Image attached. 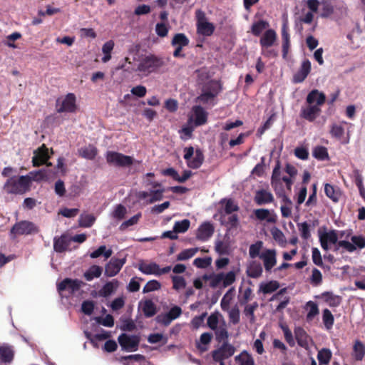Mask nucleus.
I'll return each mask as SVG.
<instances>
[{
	"instance_id": "b1692460",
	"label": "nucleus",
	"mask_w": 365,
	"mask_h": 365,
	"mask_svg": "<svg viewBox=\"0 0 365 365\" xmlns=\"http://www.w3.org/2000/svg\"><path fill=\"white\" fill-rule=\"evenodd\" d=\"M197 34L204 36H210L213 34L215 27L212 23L200 22L196 24Z\"/></svg>"
},
{
	"instance_id": "f257e3e1",
	"label": "nucleus",
	"mask_w": 365,
	"mask_h": 365,
	"mask_svg": "<svg viewBox=\"0 0 365 365\" xmlns=\"http://www.w3.org/2000/svg\"><path fill=\"white\" fill-rule=\"evenodd\" d=\"M164 66L163 58L154 54L143 55L138 60L137 68L133 71L146 77L150 73H157Z\"/></svg>"
},
{
	"instance_id": "3c124183",
	"label": "nucleus",
	"mask_w": 365,
	"mask_h": 365,
	"mask_svg": "<svg viewBox=\"0 0 365 365\" xmlns=\"http://www.w3.org/2000/svg\"><path fill=\"white\" fill-rule=\"evenodd\" d=\"M222 217L223 218V220H222V223L224 224L225 226H228L230 227V228L237 227L239 222V218L237 215L232 213L230 216H228L226 218L225 216L222 214Z\"/></svg>"
},
{
	"instance_id": "a18cd8bd",
	"label": "nucleus",
	"mask_w": 365,
	"mask_h": 365,
	"mask_svg": "<svg viewBox=\"0 0 365 365\" xmlns=\"http://www.w3.org/2000/svg\"><path fill=\"white\" fill-rule=\"evenodd\" d=\"M112 250H107L105 245H101L97 250L91 252L90 257L94 259L98 258L101 255H103L106 259H108L112 255Z\"/></svg>"
},
{
	"instance_id": "5fc2aeb1",
	"label": "nucleus",
	"mask_w": 365,
	"mask_h": 365,
	"mask_svg": "<svg viewBox=\"0 0 365 365\" xmlns=\"http://www.w3.org/2000/svg\"><path fill=\"white\" fill-rule=\"evenodd\" d=\"M279 287V284L277 281H270L264 284H261L260 290L264 294H270L276 291Z\"/></svg>"
},
{
	"instance_id": "79ce46f5",
	"label": "nucleus",
	"mask_w": 365,
	"mask_h": 365,
	"mask_svg": "<svg viewBox=\"0 0 365 365\" xmlns=\"http://www.w3.org/2000/svg\"><path fill=\"white\" fill-rule=\"evenodd\" d=\"M331 351L327 348H324L319 351L317 354V359L319 364L327 365L331 359Z\"/></svg>"
},
{
	"instance_id": "bb28decb",
	"label": "nucleus",
	"mask_w": 365,
	"mask_h": 365,
	"mask_svg": "<svg viewBox=\"0 0 365 365\" xmlns=\"http://www.w3.org/2000/svg\"><path fill=\"white\" fill-rule=\"evenodd\" d=\"M322 297L329 307H336L341 302V297L339 295L334 294L330 292H325L322 294Z\"/></svg>"
},
{
	"instance_id": "37998d69",
	"label": "nucleus",
	"mask_w": 365,
	"mask_h": 365,
	"mask_svg": "<svg viewBox=\"0 0 365 365\" xmlns=\"http://www.w3.org/2000/svg\"><path fill=\"white\" fill-rule=\"evenodd\" d=\"M255 215L257 219L259 220H267L268 222H275V218L272 216H270L269 211L267 209L255 210Z\"/></svg>"
},
{
	"instance_id": "2f4dec72",
	"label": "nucleus",
	"mask_w": 365,
	"mask_h": 365,
	"mask_svg": "<svg viewBox=\"0 0 365 365\" xmlns=\"http://www.w3.org/2000/svg\"><path fill=\"white\" fill-rule=\"evenodd\" d=\"M212 338V334L211 333L205 332L202 334L200 337V341L196 342L197 349L201 352L206 351L207 350V347L206 346L210 343Z\"/></svg>"
},
{
	"instance_id": "423d86ee",
	"label": "nucleus",
	"mask_w": 365,
	"mask_h": 365,
	"mask_svg": "<svg viewBox=\"0 0 365 365\" xmlns=\"http://www.w3.org/2000/svg\"><path fill=\"white\" fill-rule=\"evenodd\" d=\"M118 343L122 349L128 351H135L138 350L140 338L136 335H128L121 334L118 338Z\"/></svg>"
},
{
	"instance_id": "cd10ccee",
	"label": "nucleus",
	"mask_w": 365,
	"mask_h": 365,
	"mask_svg": "<svg viewBox=\"0 0 365 365\" xmlns=\"http://www.w3.org/2000/svg\"><path fill=\"white\" fill-rule=\"evenodd\" d=\"M365 355V345L359 340H356L353 346L352 356L356 361H361Z\"/></svg>"
},
{
	"instance_id": "f3484780",
	"label": "nucleus",
	"mask_w": 365,
	"mask_h": 365,
	"mask_svg": "<svg viewBox=\"0 0 365 365\" xmlns=\"http://www.w3.org/2000/svg\"><path fill=\"white\" fill-rule=\"evenodd\" d=\"M214 231V227L210 222H204L197 229V238L202 241H206L211 237Z\"/></svg>"
},
{
	"instance_id": "c9c22d12",
	"label": "nucleus",
	"mask_w": 365,
	"mask_h": 365,
	"mask_svg": "<svg viewBox=\"0 0 365 365\" xmlns=\"http://www.w3.org/2000/svg\"><path fill=\"white\" fill-rule=\"evenodd\" d=\"M142 310L144 316L148 318L153 317L157 312L156 306L151 299H147L144 302Z\"/></svg>"
},
{
	"instance_id": "a19ab883",
	"label": "nucleus",
	"mask_w": 365,
	"mask_h": 365,
	"mask_svg": "<svg viewBox=\"0 0 365 365\" xmlns=\"http://www.w3.org/2000/svg\"><path fill=\"white\" fill-rule=\"evenodd\" d=\"M189 43L188 38L182 33L176 34L171 41L172 46H187Z\"/></svg>"
},
{
	"instance_id": "f03ea898",
	"label": "nucleus",
	"mask_w": 365,
	"mask_h": 365,
	"mask_svg": "<svg viewBox=\"0 0 365 365\" xmlns=\"http://www.w3.org/2000/svg\"><path fill=\"white\" fill-rule=\"evenodd\" d=\"M296 169L294 166L287 164L284 170H281L280 163L278 160L273 169L271 185L272 187L277 190L278 188H282V182L285 183L287 190L291 189L292 184V177L296 174Z\"/></svg>"
},
{
	"instance_id": "2eb2a0df",
	"label": "nucleus",
	"mask_w": 365,
	"mask_h": 365,
	"mask_svg": "<svg viewBox=\"0 0 365 365\" xmlns=\"http://www.w3.org/2000/svg\"><path fill=\"white\" fill-rule=\"evenodd\" d=\"M319 106L310 105L301 110V117L309 122H313L321 113Z\"/></svg>"
},
{
	"instance_id": "c03bdc74",
	"label": "nucleus",
	"mask_w": 365,
	"mask_h": 365,
	"mask_svg": "<svg viewBox=\"0 0 365 365\" xmlns=\"http://www.w3.org/2000/svg\"><path fill=\"white\" fill-rule=\"evenodd\" d=\"M269 26V24L264 21L259 20L255 22L252 26V33L255 36H259L262 31Z\"/></svg>"
},
{
	"instance_id": "0eeeda50",
	"label": "nucleus",
	"mask_w": 365,
	"mask_h": 365,
	"mask_svg": "<svg viewBox=\"0 0 365 365\" xmlns=\"http://www.w3.org/2000/svg\"><path fill=\"white\" fill-rule=\"evenodd\" d=\"M235 348L228 341H225L217 349L212 351V357L214 361H224L234 355Z\"/></svg>"
},
{
	"instance_id": "6ab92c4d",
	"label": "nucleus",
	"mask_w": 365,
	"mask_h": 365,
	"mask_svg": "<svg viewBox=\"0 0 365 365\" xmlns=\"http://www.w3.org/2000/svg\"><path fill=\"white\" fill-rule=\"evenodd\" d=\"M326 96L324 93L319 92L318 90L314 89L312 90L307 97V102L313 105L316 103L315 106H320L325 103Z\"/></svg>"
},
{
	"instance_id": "f704fd0d",
	"label": "nucleus",
	"mask_w": 365,
	"mask_h": 365,
	"mask_svg": "<svg viewBox=\"0 0 365 365\" xmlns=\"http://www.w3.org/2000/svg\"><path fill=\"white\" fill-rule=\"evenodd\" d=\"M306 309H309L306 317L307 322H311L313 321L314 317L317 316L319 313L318 306L317 303L312 301H309L306 304Z\"/></svg>"
},
{
	"instance_id": "f8f14e48",
	"label": "nucleus",
	"mask_w": 365,
	"mask_h": 365,
	"mask_svg": "<svg viewBox=\"0 0 365 365\" xmlns=\"http://www.w3.org/2000/svg\"><path fill=\"white\" fill-rule=\"evenodd\" d=\"M76 96L73 93H68L63 100L61 106L57 109L58 113H73L76 110Z\"/></svg>"
},
{
	"instance_id": "338daca9",
	"label": "nucleus",
	"mask_w": 365,
	"mask_h": 365,
	"mask_svg": "<svg viewBox=\"0 0 365 365\" xmlns=\"http://www.w3.org/2000/svg\"><path fill=\"white\" fill-rule=\"evenodd\" d=\"M95 307L94 302L91 300L83 301L81 304V311L86 315H91Z\"/></svg>"
},
{
	"instance_id": "774afa93",
	"label": "nucleus",
	"mask_w": 365,
	"mask_h": 365,
	"mask_svg": "<svg viewBox=\"0 0 365 365\" xmlns=\"http://www.w3.org/2000/svg\"><path fill=\"white\" fill-rule=\"evenodd\" d=\"M141 217V213L139 212L136 215H135L134 216H133L132 217H130L129 220L123 222L120 226V229L121 230H124L125 229H126L127 227H130V226H132V225H134L135 224L138 223L139 219Z\"/></svg>"
},
{
	"instance_id": "13d9d810",
	"label": "nucleus",
	"mask_w": 365,
	"mask_h": 365,
	"mask_svg": "<svg viewBox=\"0 0 365 365\" xmlns=\"http://www.w3.org/2000/svg\"><path fill=\"white\" fill-rule=\"evenodd\" d=\"M160 288H161V284L155 279H152V280L148 281L146 283V284L144 286L143 292L148 293V292L158 290Z\"/></svg>"
},
{
	"instance_id": "4d7b16f0",
	"label": "nucleus",
	"mask_w": 365,
	"mask_h": 365,
	"mask_svg": "<svg viewBox=\"0 0 365 365\" xmlns=\"http://www.w3.org/2000/svg\"><path fill=\"white\" fill-rule=\"evenodd\" d=\"M263 242L262 241H257L255 244H252L250 246L249 248V255L250 257L252 259L256 258L257 257L260 256V250L262 248Z\"/></svg>"
},
{
	"instance_id": "8fccbe9b",
	"label": "nucleus",
	"mask_w": 365,
	"mask_h": 365,
	"mask_svg": "<svg viewBox=\"0 0 365 365\" xmlns=\"http://www.w3.org/2000/svg\"><path fill=\"white\" fill-rule=\"evenodd\" d=\"M205 280L210 279V286L212 288L217 287L221 282H222V272L218 274H213L211 275H204Z\"/></svg>"
},
{
	"instance_id": "c85d7f7f",
	"label": "nucleus",
	"mask_w": 365,
	"mask_h": 365,
	"mask_svg": "<svg viewBox=\"0 0 365 365\" xmlns=\"http://www.w3.org/2000/svg\"><path fill=\"white\" fill-rule=\"evenodd\" d=\"M69 240L65 235H62L58 238H54L53 248L56 252L62 253L67 250Z\"/></svg>"
},
{
	"instance_id": "0e129e2a",
	"label": "nucleus",
	"mask_w": 365,
	"mask_h": 365,
	"mask_svg": "<svg viewBox=\"0 0 365 365\" xmlns=\"http://www.w3.org/2000/svg\"><path fill=\"white\" fill-rule=\"evenodd\" d=\"M164 189L152 190L150 192L151 197L148 200V203L152 204L156 201L161 200L163 197Z\"/></svg>"
},
{
	"instance_id": "c756f323",
	"label": "nucleus",
	"mask_w": 365,
	"mask_h": 365,
	"mask_svg": "<svg viewBox=\"0 0 365 365\" xmlns=\"http://www.w3.org/2000/svg\"><path fill=\"white\" fill-rule=\"evenodd\" d=\"M202 90L217 96L222 91V86L220 82L215 80H211L203 86Z\"/></svg>"
},
{
	"instance_id": "9b49d317",
	"label": "nucleus",
	"mask_w": 365,
	"mask_h": 365,
	"mask_svg": "<svg viewBox=\"0 0 365 365\" xmlns=\"http://www.w3.org/2000/svg\"><path fill=\"white\" fill-rule=\"evenodd\" d=\"M34 156L32 158L34 166L38 167L40 165L46 164L48 166L51 163H47L50 156L48 155V149L43 144L37 150L34 152Z\"/></svg>"
},
{
	"instance_id": "72a5a7b5",
	"label": "nucleus",
	"mask_w": 365,
	"mask_h": 365,
	"mask_svg": "<svg viewBox=\"0 0 365 365\" xmlns=\"http://www.w3.org/2000/svg\"><path fill=\"white\" fill-rule=\"evenodd\" d=\"M79 154L83 158L93 160L98 154V150L93 145H89L88 147L81 148Z\"/></svg>"
},
{
	"instance_id": "a211bd4d",
	"label": "nucleus",
	"mask_w": 365,
	"mask_h": 365,
	"mask_svg": "<svg viewBox=\"0 0 365 365\" xmlns=\"http://www.w3.org/2000/svg\"><path fill=\"white\" fill-rule=\"evenodd\" d=\"M119 287V282L116 279L106 282L98 291V295L102 297H108L114 293Z\"/></svg>"
},
{
	"instance_id": "052dcab7",
	"label": "nucleus",
	"mask_w": 365,
	"mask_h": 365,
	"mask_svg": "<svg viewBox=\"0 0 365 365\" xmlns=\"http://www.w3.org/2000/svg\"><path fill=\"white\" fill-rule=\"evenodd\" d=\"M222 285L224 287H227L235 282V272L234 271H230L226 274L222 272Z\"/></svg>"
},
{
	"instance_id": "5701e85b",
	"label": "nucleus",
	"mask_w": 365,
	"mask_h": 365,
	"mask_svg": "<svg viewBox=\"0 0 365 365\" xmlns=\"http://www.w3.org/2000/svg\"><path fill=\"white\" fill-rule=\"evenodd\" d=\"M263 272L262 266L260 262L252 261L247 266L246 273L251 278H259L262 276Z\"/></svg>"
},
{
	"instance_id": "aec40b11",
	"label": "nucleus",
	"mask_w": 365,
	"mask_h": 365,
	"mask_svg": "<svg viewBox=\"0 0 365 365\" xmlns=\"http://www.w3.org/2000/svg\"><path fill=\"white\" fill-rule=\"evenodd\" d=\"M254 200L258 205H262L272 202L274 197L271 192L265 190H259L256 192Z\"/></svg>"
},
{
	"instance_id": "6e6d98bb",
	"label": "nucleus",
	"mask_w": 365,
	"mask_h": 365,
	"mask_svg": "<svg viewBox=\"0 0 365 365\" xmlns=\"http://www.w3.org/2000/svg\"><path fill=\"white\" fill-rule=\"evenodd\" d=\"M198 251L197 248H190L182 250L177 256L178 261H183L192 257Z\"/></svg>"
},
{
	"instance_id": "de8ad7c7",
	"label": "nucleus",
	"mask_w": 365,
	"mask_h": 365,
	"mask_svg": "<svg viewBox=\"0 0 365 365\" xmlns=\"http://www.w3.org/2000/svg\"><path fill=\"white\" fill-rule=\"evenodd\" d=\"M96 221V217L91 214L81 215L78 222L81 227H91Z\"/></svg>"
},
{
	"instance_id": "a878e982",
	"label": "nucleus",
	"mask_w": 365,
	"mask_h": 365,
	"mask_svg": "<svg viewBox=\"0 0 365 365\" xmlns=\"http://www.w3.org/2000/svg\"><path fill=\"white\" fill-rule=\"evenodd\" d=\"M321 5V16L327 18L330 16L334 11V0H322Z\"/></svg>"
},
{
	"instance_id": "69168bd1",
	"label": "nucleus",
	"mask_w": 365,
	"mask_h": 365,
	"mask_svg": "<svg viewBox=\"0 0 365 365\" xmlns=\"http://www.w3.org/2000/svg\"><path fill=\"white\" fill-rule=\"evenodd\" d=\"M330 133L332 137L341 139L344 134V128L341 125L333 124L331 127Z\"/></svg>"
},
{
	"instance_id": "09e8293b",
	"label": "nucleus",
	"mask_w": 365,
	"mask_h": 365,
	"mask_svg": "<svg viewBox=\"0 0 365 365\" xmlns=\"http://www.w3.org/2000/svg\"><path fill=\"white\" fill-rule=\"evenodd\" d=\"M313 156L319 160H325L329 159V154L327 148L324 146H317L314 148Z\"/></svg>"
},
{
	"instance_id": "412c9836",
	"label": "nucleus",
	"mask_w": 365,
	"mask_h": 365,
	"mask_svg": "<svg viewBox=\"0 0 365 365\" xmlns=\"http://www.w3.org/2000/svg\"><path fill=\"white\" fill-rule=\"evenodd\" d=\"M277 39V34L273 29L267 30L262 38L259 43L262 48H269L272 46Z\"/></svg>"
},
{
	"instance_id": "7c9ffc66",
	"label": "nucleus",
	"mask_w": 365,
	"mask_h": 365,
	"mask_svg": "<svg viewBox=\"0 0 365 365\" xmlns=\"http://www.w3.org/2000/svg\"><path fill=\"white\" fill-rule=\"evenodd\" d=\"M138 269L145 274L156 275L158 269V264H156L155 262L147 264L143 262H141L138 264Z\"/></svg>"
},
{
	"instance_id": "9d476101",
	"label": "nucleus",
	"mask_w": 365,
	"mask_h": 365,
	"mask_svg": "<svg viewBox=\"0 0 365 365\" xmlns=\"http://www.w3.org/2000/svg\"><path fill=\"white\" fill-rule=\"evenodd\" d=\"M83 284L84 283L78 279L66 278L58 284L57 289L58 292L69 289L73 294L78 291Z\"/></svg>"
},
{
	"instance_id": "4be33fe9",
	"label": "nucleus",
	"mask_w": 365,
	"mask_h": 365,
	"mask_svg": "<svg viewBox=\"0 0 365 365\" xmlns=\"http://www.w3.org/2000/svg\"><path fill=\"white\" fill-rule=\"evenodd\" d=\"M324 192L327 197L331 200L334 202H338L341 196V192L338 187L326 183L324 185Z\"/></svg>"
},
{
	"instance_id": "1a4fd4ad",
	"label": "nucleus",
	"mask_w": 365,
	"mask_h": 365,
	"mask_svg": "<svg viewBox=\"0 0 365 365\" xmlns=\"http://www.w3.org/2000/svg\"><path fill=\"white\" fill-rule=\"evenodd\" d=\"M319 242L322 248L328 251L329 250V244H336L338 240V233L335 230H331L329 232H319Z\"/></svg>"
},
{
	"instance_id": "864d4df0",
	"label": "nucleus",
	"mask_w": 365,
	"mask_h": 365,
	"mask_svg": "<svg viewBox=\"0 0 365 365\" xmlns=\"http://www.w3.org/2000/svg\"><path fill=\"white\" fill-rule=\"evenodd\" d=\"M235 360L240 365H255L253 358L246 351L241 353L235 357Z\"/></svg>"
},
{
	"instance_id": "603ef678",
	"label": "nucleus",
	"mask_w": 365,
	"mask_h": 365,
	"mask_svg": "<svg viewBox=\"0 0 365 365\" xmlns=\"http://www.w3.org/2000/svg\"><path fill=\"white\" fill-rule=\"evenodd\" d=\"M190 225V222L187 219L176 221L173 226L174 232L177 233H184L189 229Z\"/></svg>"
},
{
	"instance_id": "dca6fc26",
	"label": "nucleus",
	"mask_w": 365,
	"mask_h": 365,
	"mask_svg": "<svg viewBox=\"0 0 365 365\" xmlns=\"http://www.w3.org/2000/svg\"><path fill=\"white\" fill-rule=\"evenodd\" d=\"M195 126L205 125L207 122V113L200 106H195L192 108Z\"/></svg>"
},
{
	"instance_id": "473e14b6",
	"label": "nucleus",
	"mask_w": 365,
	"mask_h": 365,
	"mask_svg": "<svg viewBox=\"0 0 365 365\" xmlns=\"http://www.w3.org/2000/svg\"><path fill=\"white\" fill-rule=\"evenodd\" d=\"M311 62L309 60H304L298 71V83L303 82L311 71Z\"/></svg>"
},
{
	"instance_id": "393cba45",
	"label": "nucleus",
	"mask_w": 365,
	"mask_h": 365,
	"mask_svg": "<svg viewBox=\"0 0 365 365\" xmlns=\"http://www.w3.org/2000/svg\"><path fill=\"white\" fill-rule=\"evenodd\" d=\"M204 155L200 149H196L195 156L187 163V166L192 169L199 168L204 162Z\"/></svg>"
},
{
	"instance_id": "bf43d9fd",
	"label": "nucleus",
	"mask_w": 365,
	"mask_h": 365,
	"mask_svg": "<svg viewBox=\"0 0 365 365\" xmlns=\"http://www.w3.org/2000/svg\"><path fill=\"white\" fill-rule=\"evenodd\" d=\"M227 312L230 322H232L233 324H238L240 320V313L239 308L237 306H235L231 309H229Z\"/></svg>"
},
{
	"instance_id": "6e6552de",
	"label": "nucleus",
	"mask_w": 365,
	"mask_h": 365,
	"mask_svg": "<svg viewBox=\"0 0 365 365\" xmlns=\"http://www.w3.org/2000/svg\"><path fill=\"white\" fill-rule=\"evenodd\" d=\"M125 262V258L112 257L105 266V275L108 277L115 276L120 271Z\"/></svg>"
},
{
	"instance_id": "4468645a",
	"label": "nucleus",
	"mask_w": 365,
	"mask_h": 365,
	"mask_svg": "<svg viewBox=\"0 0 365 365\" xmlns=\"http://www.w3.org/2000/svg\"><path fill=\"white\" fill-rule=\"evenodd\" d=\"M263 260L264 269L267 272H269L276 264V252L274 250H266L259 256Z\"/></svg>"
},
{
	"instance_id": "20e7f679",
	"label": "nucleus",
	"mask_w": 365,
	"mask_h": 365,
	"mask_svg": "<svg viewBox=\"0 0 365 365\" xmlns=\"http://www.w3.org/2000/svg\"><path fill=\"white\" fill-rule=\"evenodd\" d=\"M38 232V226L28 220H21L16 222L10 230V233L14 236L34 235Z\"/></svg>"
},
{
	"instance_id": "49530a36",
	"label": "nucleus",
	"mask_w": 365,
	"mask_h": 365,
	"mask_svg": "<svg viewBox=\"0 0 365 365\" xmlns=\"http://www.w3.org/2000/svg\"><path fill=\"white\" fill-rule=\"evenodd\" d=\"M235 291L234 287H231L223 296L221 299L220 306L223 311H228L230 308V304L232 299L233 292Z\"/></svg>"
},
{
	"instance_id": "e433bc0d",
	"label": "nucleus",
	"mask_w": 365,
	"mask_h": 365,
	"mask_svg": "<svg viewBox=\"0 0 365 365\" xmlns=\"http://www.w3.org/2000/svg\"><path fill=\"white\" fill-rule=\"evenodd\" d=\"M102 272V267L98 265H93L84 273L83 276L87 281H91L94 278L99 277Z\"/></svg>"
},
{
	"instance_id": "39448f33",
	"label": "nucleus",
	"mask_w": 365,
	"mask_h": 365,
	"mask_svg": "<svg viewBox=\"0 0 365 365\" xmlns=\"http://www.w3.org/2000/svg\"><path fill=\"white\" fill-rule=\"evenodd\" d=\"M106 158L109 165L118 167H129L134 161L133 157L115 151H108Z\"/></svg>"
},
{
	"instance_id": "ea45409f",
	"label": "nucleus",
	"mask_w": 365,
	"mask_h": 365,
	"mask_svg": "<svg viewBox=\"0 0 365 365\" xmlns=\"http://www.w3.org/2000/svg\"><path fill=\"white\" fill-rule=\"evenodd\" d=\"M222 204H225L223 211L226 215H231L233 212L239 210V206L235 203L232 199H223Z\"/></svg>"
},
{
	"instance_id": "58836bf2",
	"label": "nucleus",
	"mask_w": 365,
	"mask_h": 365,
	"mask_svg": "<svg viewBox=\"0 0 365 365\" xmlns=\"http://www.w3.org/2000/svg\"><path fill=\"white\" fill-rule=\"evenodd\" d=\"M322 322L327 330L332 329L334 323V317L328 309H324L322 312Z\"/></svg>"
},
{
	"instance_id": "ddd939ff",
	"label": "nucleus",
	"mask_w": 365,
	"mask_h": 365,
	"mask_svg": "<svg viewBox=\"0 0 365 365\" xmlns=\"http://www.w3.org/2000/svg\"><path fill=\"white\" fill-rule=\"evenodd\" d=\"M14 358V350L9 344L0 345V365L10 364Z\"/></svg>"
},
{
	"instance_id": "680f3d73",
	"label": "nucleus",
	"mask_w": 365,
	"mask_h": 365,
	"mask_svg": "<svg viewBox=\"0 0 365 365\" xmlns=\"http://www.w3.org/2000/svg\"><path fill=\"white\" fill-rule=\"evenodd\" d=\"M257 307L258 303L255 302L252 304L247 305L245 308L244 313L247 317H250L251 322H254L255 320V311Z\"/></svg>"
},
{
	"instance_id": "4c0bfd02",
	"label": "nucleus",
	"mask_w": 365,
	"mask_h": 365,
	"mask_svg": "<svg viewBox=\"0 0 365 365\" xmlns=\"http://www.w3.org/2000/svg\"><path fill=\"white\" fill-rule=\"evenodd\" d=\"M215 331V339L219 343H224L225 341H227L229 334L226 327L225 324L224 323L222 325H220L217 327Z\"/></svg>"
},
{
	"instance_id": "7ed1b4c3",
	"label": "nucleus",
	"mask_w": 365,
	"mask_h": 365,
	"mask_svg": "<svg viewBox=\"0 0 365 365\" xmlns=\"http://www.w3.org/2000/svg\"><path fill=\"white\" fill-rule=\"evenodd\" d=\"M32 178L29 175L12 176L4 185V191L8 194L23 195L30 190Z\"/></svg>"
},
{
	"instance_id": "e2e57ef3",
	"label": "nucleus",
	"mask_w": 365,
	"mask_h": 365,
	"mask_svg": "<svg viewBox=\"0 0 365 365\" xmlns=\"http://www.w3.org/2000/svg\"><path fill=\"white\" fill-rule=\"evenodd\" d=\"M171 278L173 284V287L174 289L179 290L185 287L186 282L183 277L174 275L172 276Z\"/></svg>"
}]
</instances>
